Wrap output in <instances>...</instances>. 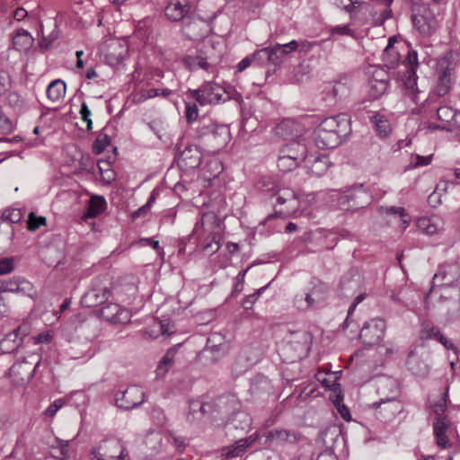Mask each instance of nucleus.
<instances>
[{
	"label": "nucleus",
	"mask_w": 460,
	"mask_h": 460,
	"mask_svg": "<svg viewBox=\"0 0 460 460\" xmlns=\"http://www.w3.org/2000/svg\"><path fill=\"white\" fill-rule=\"evenodd\" d=\"M66 84L61 79L52 81L47 87L46 93L52 102H60L66 94Z\"/></svg>",
	"instance_id": "nucleus-31"
},
{
	"label": "nucleus",
	"mask_w": 460,
	"mask_h": 460,
	"mask_svg": "<svg viewBox=\"0 0 460 460\" xmlns=\"http://www.w3.org/2000/svg\"><path fill=\"white\" fill-rule=\"evenodd\" d=\"M33 40L34 39L29 31L20 30L13 37V46L18 51H26L32 46Z\"/></svg>",
	"instance_id": "nucleus-33"
},
{
	"label": "nucleus",
	"mask_w": 460,
	"mask_h": 460,
	"mask_svg": "<svg viewBox=\"0 0 460 460\" xmlns=\"http://www.w3.org/2000/svg\"><path fill=\"white\" fill-rule=\"evenodd\" d=\"M13 270V260L4 258L0 260V275L10 273Z\"/></svg>",
	"instance_id": "nucleus-62"
},
{
	"label": "nucleus",
	"mask_w": 460,
	"mask_h": 460,
	"mask_svg": "<svg viewBox=\"0 0 460 460\" xmlns=\"http://www.w3.org/2000/svg\"><path fill=\"white\" fill-rule=\"evenodd\" d=\"M149 128L157 136L159 139H162L163 136L166 133L168 124L164 118H155L148 123Z\"/></svg>",
	"instance_id": "nucleus-40"
},
{
	"label": "nucleus",
	"mask_w": 460,
	"mask_h": 460,
	"mask_svg": "<svg viewBox=\"0 0 460 460\" xmlns=\"http://www.w3.org/2000/svg\"><path fill=\"white\" fill-rule=\"evenodd\" d=\"M101 316L112 323H127L130 321L131 314L128 309L110 303L101 309Z\"/></svg>",
	"instance_id": "nucleus-18"
},
{
	"label": "nucleus",
	"mask_w": 460,
	"mask_h": 460,
	"mask_svg": "<svg viewBox=\"0 0 460 460\" xmlns=\"http://www.w3.org/2000/svg\"><path fill=\"white\" fill-rule=\"evenodd\" d=\"M172 93V91L169 88H150L146 91H142L137 97L138 102H143L148 99H152L157 96H162L163 98H168Z\"/></svg>",
	"instance_id": "nucleus-37"
},
{
	"label": "nucleus",
	"mask_w": 460,
	"mask_h": 460,
	"mask_svg": "<svg viewBox=\"0 0 460 460\" xmlns=\"http://www.w3.org/2000/svg\"><path fill=\"white\" fill-rule=\"evenodd\" d=\"M383 56L384 61L386 63V66H389L390 68H394L399 64L400 55L398 51H396L395 49H394V51H391L390 55L385 57L383 54Z\"/></svg>",
	"instance_id": "nucleus-58"
},
{
	"label": "nucleus",
	"mask_w": 460,
	"mask_h": 460,
	"mask_svg": "<svg viewBox=\"0 0 460 460\" xmlns=\"http://www.w3.org/2000/svg\"><path fill=\"white\" fill-rule=\"evenodd\" d=\"M407 365L410 370L418 376H425L429 370V365L421 360H419L413 352L409 354L407 358Z\"/></svg>",
	"instance_id": "nucleus-36"
},
{
	"label": "nucleus",
	"mask_w": 460,
	"mask_h": 460,
	"mask_svg": "<svg viewBox=\"0 0 460 460\" xmlns=\"http://www.w3.org/2000/svg\"><path fill=\"white\" fill-rule=\"evenodd\" d=\"M252 57L253 62L260 66L270 64L269 47L256 50L253 54H252Z\"/></svg>",
	"instance_id": "nucleus-45"
},
{
	"label": "nucleus",
	"mask_w": 460,
	"mask_h": 460,
	"mask_svg": "<svg viewBox=\"0 0 460 460\" xmlns=\"http://www.w3.org/2000/svg\"><path fill=\"white\" fill-rule=\"evenodd\" d=\"M190 12L189 0H169L164 8L165 16L172 22L182 20Z\"/></svg>",
	"instance_id": "nucleus-21"
},
{
	"label": "nucleus",
	"mask_w": 460,
	"mask_h": 460,
	"mask_svg": "<svg viewBox=\"0 0 460 460\" xmlns=\"http://www.w3.org/2000/svg\"><path fill=\"white\" fill-rule=\"evenodd\" d=\"M65 401L61 398L55 400L45 411L44 415L53 418L57 412L64 406Z\"/></svg>",
	"instance_id": "nucleus-53"
},
{
	"label": "nucleus",
	"mask_w": 460,
	"mask_h": 460,
	"mask_svg": "<svg viewBox=\"0 0 460 460\" xmlns=\"http://www.w3.org/2000/svg\"><path fill=\"white\" fill-rule=\"evenodd\" d=\"M364 299H365V295L364 294H359L358 296H356L354 302L351 304V305L349 306V308L348 310V315H347V318L344 321V324L346 326L349 325V318H350L351 314H353L354 310L356 309L358 305L360 304Z\"/></svg>",
	"instance_id": "nucleus-64"
},
{
	"label": "nucleus",
	"mask_w": 460,
	"mask_h": 460,
	"mask_svg": "<svg viewBox=\"0 0 460 460\" xmlns=\"http://www.w3.org/2000/svg\"><path fill=\"white\" fill-rule=\"evenodd\" d=\"M219 249V243L216 234H213L211 241L204 244L203 250L208 254H214Z\"/></svg>",
	"instance_id": "nucleus-63"
},
{
	"label": "nucleus",
	"mask_w": 460,
	"mask_h": 460,
	"mask_svg": "<svg viewBox=\"0 0 460 460\" xmlns=\"http://www.w3.org/2000/svg\"><path fill=\"white\" fill-rule=\"evenodd\" d=\"M447 393H444L437 402L431 404V410L436 414V417L446 416L444 413L447 409Z\"/></svg>",
	"instance_id": "nucleus-50"
},
{
	"label": "nucleus",
	"mask_w": 460,
	"mask_h": 460,
	"mask_svg": "<svg viewBox=\"0 0 460 460\" xmlns=\"http://www.w3.org/2000/svg\"><path fill=\"white\" fill-rule=\"evenodd\" d=\"M420 338L424 340L435 339L445 346L447 349H456L455 344L447 340L438 328L425 326L420 332Z\"/></svg>",
	"instance_id": "nucleus-30"
},
{
	"label": "nucleus",
	"mask_w": 460,
	"mask_h": 460,
	"mask_svg": "<svg viewBox=\"0 0 460 460\" xmlns=\"http://www.w3.org/2000/svg\"><path fill=\"white\" fill-rule=\"evenodd\" d=\"M372 201V198L363 184L353 186L344 191L340 197V205L349 204V208L358 209L367 207Z\"/></svg>",
	"instance_id": "nucleus-10"
},
{
	"label": "nucleus",
	"mask_w": 460,
	"mask_h": 460,
	"mask_svg": "<svg viewBox=\"0 0 460 460\" xmlns=\"http://www.w3.org/2000/svg\"><path fill=\"white\" fill-rule=\"evenodd\" d=\"M279 152L291 159L294 158L298 164L304 163L308 155L306 146L296 140H292L283 146Z\"/></svg>",
	"instance_id": "nucleus-24"
},
{
	"label": "nucleus",
	"mask_w": 460,
	"mask_h": 460,
	"mask_svg": "<svg viewBox=\"0 0 460 460\" xmlns=\"http://www.w3.org/2000/svg\"><path fill=\"white\" fill-rule=\"evenodd\" d=\"M38 366L39 362H37L33 367H31L28 361L16 362L11 367L10 372L13 374H18L21 371H27V379H31Z\"/></svg>",
	"instance_id": "nucleus-41"
},
{
	"label": "nucleus",
	"mask_w": 460,
	"mask_h": 460,
	"mask_svg": "<svg viewBox=\"0 0 460 460\" xmlns=\"http://www.w3.org/2000/svg\"><path fill=\"white\" fill-rule=\"evenodd\" d=\"M269 286L270 283L267 284L266 286L260 288L254 293L245 296V298L243 301V306L247 310L252 309V305L259 299L261 294L268 288Z\"/></svg>",
	"instance_id": "nucleus-46"
},
{
	"label": "nucleus",
	"mask_w": 460,
	"mask_h": 460,
	"mask_svg": "<svg viewBox=\"0 0 460 460\" xmlns=\"http://www.w3.org/2000/svg\"><path fill=\"white\" fill-rule=\"evenodd\" d=\"M317 379L322 382V384L328 388L331 391H339L340 389V384L336 382V378L331 379L330 377H323L321 378V374H318Z\"/></svg>",
	"instance_id": "nucleus-60"
},
{
	"label": "nucleus",
	"mask_w": 460,
	"mask_h": 460,
	"mask_svg": "<svg viewBox=\"0 0 460 460\" xmlns=\"http://www.w3.org/2000/svg\"><path fill=\"white\" fill-rule=\"evenodd\" d=\"M389 76L383 69H376L368 80V94L373 99L380 98L387 90Z\"/></svg>",
	"instance_id": "nucleus-17"
},
{
	"label": "nucleus",
	"mask_w": 460,
	"mask_h": 460,
	"mask_svg": "<svg viewBox=\"0 0 460 460\" xmlns=\"http://www.w3.org/2000/svg\"><path fill=\"white\" fill-rule=\"evenodd\" d=\"M107 203L103 197H93L88 204L87 209L84 214V218H93L102 214L106 208Z\"/></svg>",
	"instance_id": "nucleus-34"
},
{
	"label": "nucleus",
	"mask_w": 460,
	"mask_h": 460,
	"mask_svg": "<svg viewBox=\"0 0 460 460\" xmlns=\"http://www.w3.org/2000/svg\"><path fill=\"white\" fill-rule=\"evenodd\" d=\"M350 131V119L347 114L325 118L314 130L315 145L319 148H335Z\"/></svg>",
	"instance_id": "nucleus-1"
},
{
	"label": "nucleus",
	"mask_w": 460,
	"mask_h": 460,
	"mask_svg": "<svg viewBox=\"0 0 460 460\" xmlns=\"http://www.w3.org/2000/svg\"><path fill=\"white\" fill-rule=\"evenodd\" d=\"M371 122L376 134L381 137H387L392 131L391 123L384 113L376 112L371 118Z\"/></svg>",
	"instance_id": "nucleus-32"
},
{
	"label": "nucleus",
	"mask_w": 460,
	"mask_h": 460,
	"mask_svg": "<svg viewBox=\"0 0 460 460\" xmlns=\"http://www.w3.org/2000/svg\"><path fill=\"white\" fill-rule=\"evenodd\" d=\"M417 227L421 233L428 235H433L439 230L435 220L429 217L419 218L417 221Z\"/></svg>",
	"instance_id": "nucleus-38"
},
{
	"label": "nucleus",
	"mask_w": 460,
	"mask_h": 460,
	"mask_svg": "<svg viewBox=\"0 0 460 460\" xmlns=\"http://www.w3.org/2000/svg\"><path fill=\"white\" fill-rule=\"evenodd\" d=\"M237 402L234 398L220 397L217 402H202L200 400H190L189 403V411L187 420L190 423L199 422L207 414H212L217 411L221 418H226L229 414V406L236 409Z\"/></svg>",
	"instance_id": "nucleus-2"
},
{
	"label": "nucleus",
	"mask_w": 460,
	"mask_h": 460,
	"mask_svg": "<svg viewBox=\"0 0 460 460\" xmlns=\"http://www.w3.org/2000/svg\"><path fill=\"white\" fill-rule=\"evenodd\" d=\"M276 215L282 217H297L300 200L298 194L294 190L288 188L279 190L276 193Z\"/></svg>",
	"instance_id": "nucleus-9"
},
{
	"label": "nucleus",
	"mask_w": 460,
	"mask_h": 460,
	"mask_svg": "<svg viewBox=\"0 0 460 460\" xmlns=\"http://www.w3.org/2000/svg\"><path fill=\"white\" fill-rule=\"evenodd\" d=\"M93 460H130L125 443L111 437L101 440L91 449Z\"/></svg>",
	"instance_id": "nucleus-4"
},
{
	"label": "nucleus",
	"mask_w": 460,
	"mask_h": 460,
	"mask_svg": "<svg viewBox=\"0 0 460 460\" xmlns=\"http://www.w3.org/2000/svg\"><path fill=\"white\" fill-rule=\"evenodd\" d=\"M403 65L407 68V71H416L419 66L418 52L414 49L409 50L403 61Z\"/></svg>",
	"instance_id": "nucleus-48"
},
{
	"label": "nucleus",
	"mask_w": 460,
	"mask_h": 460,
	"mask_svg": "<svg viewBox=\"0 0 460 460\" xmlns=\"http://www.w3.org/2000/svg\"><path fill=\"white\" fill-rule=\"evenodd\" d=\"M218 58L219 55H216L213 45L209 42H204L195 54L185 56L183 63L192 71L198 69L209 71L217 63Z\"/></svg>",
	"instance_id": "nucleus-6"
},
{
	"label": "nucleus",
	"mask_w": 460,
	"mask_h": 460,
	"mask_svg": "<svg viewBox=\"0 0 460 460\" xmlns=\"http://www.w3.org/2000/svg\"><path fill=\"white\" fill-rule=\"evenodd\" d=\"M327 96L334 100H341L349 95V85L346 79L334 81L328 84L324 88Z\"/></svg>",
	"instance_id": "nucleus-29"
},
{
	"label": "nucleus",
	"mask_w": 460,
	"mask_h": 460,
	"mask_svg": "<svg viewBox=\"0 0 460 460\" xmlns=\"http://www.w3.org/2000/svg\"><path fill=\"white\" fill-rule=\"evenodd\" d=\"M52 331H46L39 333L38 335L33 336V341L35 344L49 343L52 341Z\"/></svg>",
	"instance_id": "nucleus-61"
},
{
	"label": "nucleus",
	"mask_w": 460,
	"mask_h": 460,
	"mask_svg": "<svg viewBox=\"0 0 460 460\" xmlns=\"http://www.w3.org/2000/svg\"><path fill=\"white\" fill-rule=\"evenodd\" d=\"M460 279V263L457 260L442 264L433 277L435 286L449 287Z\"/></svg>",
	"instance_id": "nucleus-15"
},
{
	"label": "nucleus",
	"mask_w": 460,
	"mask_h": 460,
	"mask_svg": "<svg viewBox=\"0 0 460 460\" xmlns=\"http://www.w3.org/2000/svg\"><path fill=\"white\" fill-rule=\"evenodd\" d=\"M258 438V434L255 433L250 437L241 438L234 444L227 447L224 450V456L226 458H234L243 453L255 440Z\"/></svg>",
	"instance_id": "nucleus-27"
},
{
	"label": "nucleus",
	"mask_w": 460,
	"mask_h": 460,
	"mask_svg": "<svg viewBox=\"0 0 460 460\" xmlns=\"http://www.w3.org/2000/svg\"><path fill=\"white\" fill-rule=\"evenodd\" d=\"M404 85L407 89H410L412 92L415 91V88L417 87L416 71H407V77L404 80Z\"/></svg>",
	"instance_id": "nucleus-59"
},
{
	"label": "nucleus",
	"mask_w": 460,
	"mask_h": 460,
	"mask_svg": "<svg viewBox=\"0 0 460 460\" xmlns=\"http://www.w3.org/2000/svg\"><path fill=\"white\" fill-rule=\"evenodd\" d=\"M328 292L329 288L325 283L315 280L310 290L295 296L294 305L299 310H307L323 302L327 298Z\"/></svg>",
	"instance_id": "nucleus-7"
},
{
	"label": "nucleus",
	"mask_w": 460,
	"mask_h": 460,
	"mask_svg": "<svg viewBox=\"0 0 460 460\" xmlns=\"http://www.w3.org/2000/svg\"><path fill=\"white\" fill-rule=\"evenodd\" d=\"M128 54V48L125 42L119 40L111 41L104 54L105 63L111 66H119Z\"/></svg>",
	"instance_id": "nucleus-19"
},
{
	"label": "nucleus",
	"mask_w": 460,
	"mask_h": 460,
	"mask_svg": "<svg viewBox=\"0 0 460 460\" xmlns=\"http://www.w3.org/2000/svg\"><path fill=\"white\" fill-rule=\"evenodd\" d=\"M80 115H81L82 120L86 123L87 129L91 130L93 128V121L91 119L92 112H91V110L89 109L88 105L86 104V102H83L81 104Z\"/></svg>",
	"instance_id": "nucleus-54"
},
{
	"label": "nucleus",
	"mask_w": 460,
	"mask_h": 460,
	"mask_svg": "<svg viewBox=\"0 0 460 460\" xmlns=\"http://www.w3.org/2000/svg\"><path fill=\"white\" fill-rule=\"evenodd\" d=\"M329 31L332 35L333 34L347 35V36L354 35V31L350 29V26L349 24L332 26L330 28Z\"/></svg>",
	"instance_id": "nucleus-55"
},
{
	"label": "nucleus",
	"mask_w": 460,
	"mask_h": 460,
	"mask_svg": "<svg viewBox=\"0 0 460 460\" xmlns=\"http://www.w3.org/2000/svg\"><path fill=\"white\" fill-rule=\"evenodd\" d=\"M29 328L26 325L16 327L13 332L7 333L0 341V349L4 353H11L16 350L21 345L23 336L28 333Z\"/></svg>",
	"instance_id": "nucleus-20"
},
{
	"label": "nucleus",
	"mask_w": 460,
	"mask_h": 460,
	"mask_svg": "<svg viewBox=\"0 0 460 460\" xmlns=\"http://www.w3.org/2000/svg\"><path fill=\"white\" fill-rule=\"evenodd\" d=\"M386 324L383 319H371L364 323L359 338L366 346H374L383 339Z\"/></svg>",
	"instance_id": "nucleus-11"
},
{
	"label": "nucleus",
	"mask_w": 460,
	"mask_h": 460,
	"mask_svg": "<svg viewBox=\"0 0 460 460\" xmlns=\"http://www.w3.org/2000/svg\"><path fill=\"white\" fill-rule=\"evenodd\" d=\"M331 165L329 157L317 152L309 154L305 158L303 166L306 172L312 176L321 177Z\"/></svg>",
	"instance_id": "nucleus-16"
},
{
	"label": "nucleus",
	"mask_w": 460,
	"mask_h": 460,
	"mask_svg": "<svg viewBox=\"0 0 460 460\" xmlns=\"http://www.w3.org/2000/svg\"><path fill=\"white\" fill-rule=\"evenodd\" d=\"M271 389L270 380L263 375L258 374L251 380L250 390L252 394L268 393Z\"/></svg>",
	"instance_id": "nucleus-35"
},
{
	"label": "nucleus",
	"mask_w": 460,
	"mask_h": 460,
	"mask_svg": "<svg viewBox=\"0 0 460 460\" xmlns=\"http://www.w3.org/2000/svg\"><path fill=\"white\" fill-rule=\"evenodd\" d=\"M28 229L30 231L37 230L40 226L46 224V218L43 217H36L34 213H30L28 218Z\"/></svg>",
	"instance_id": "nucleus-52"
},
{
	"label": "nucleus",
	"mask_w": 460,
	"mask_h": 460,
	"mask_svg": "<svg viewBox=\"0 0 460 460\" xmlns=\"http://www.w3.org/2000/svg\"><path fill=\"white\" fill-rule=\"evenodd\" d=\"M300 439V434L295 430L274 429L267 434V440L276 445L295 444Z\"/></svg>",
	"instance_id": "nucleus-22"
},
{
	"label": "nucleus",
	"mask_w": 460,
	"mask_h": 460,
	"mask_svg": "<svg viewBox=\"0 0 460 460\" xmlns=\"http://www.w3.org/2000/svg\"><path fill=\"white\" fill-rule=\"evenodd\" d=\"M437 119L445 123L440 128L443 129H448L447 126L450 125H460V112L456 111L450 106H440L437 109Z\"/></svg>",
	"instance_id": "nucleus-28"
},
{
	"label": "nucleus",
	"mask_w": 460,
	"mask_h": 460,
	"mask_svg": "<svg viewBox=\"0 0 460 460\" xmlns=\"http://www.w3.org/2000/svg\"><path fill=\"white\" fill-rule=\"evenodd\" d=\"M116 405L123 410H132L145 402V393L137 385H132L116 394Z\"/></svg>",
	"instance_id": "nucleus-14"
},
{
	"label": "nucleus",
	"mask_w": 460,
	"mask_h": 460,
	"mask_svg": "<svg viewBox=\"0 0 460 460\" xmlns=\"http://www.w3.org/2000/svg\"><path fill=\"white\" fill-rule=\"evenodd\" d=\"M432 427L436 445L440 449L451 448L453 444L448 438L453 430L451 420L447 416L435 417Z\"/></svg>",
	"instance_id": "nucleus-13"
},
{
	"label": "nucleus",
	"mask_w": 460,
	"mask_h": 460,
	"mask_svg": "<svg viewBox=\"0 0 460 460\" xmlns=\"http://www.w3.org/2000/svg\"><path fill=\"white\" fill-rule=\"evenodd\" d=\"M247 271L248 269L242 270L234 278V288L231 293L232 296H236L240 292L243 291L244 285V278Z\"/></svg>",
	"instance_id": "nucleus-51"
},
{
	"label": "nucleus",
	"mask_w": 460,
	"mask_h": 460,
	"mask_svg": "<svg viewBox=\"0 0 460 460\" xmlns=\"http://www.w3.org/2000/svg\"><path fill=\"white\" fill-rule=\"evenodd\" d=\"M111 144V137L104 133H101L93 144V152L96 155L102 154Z\"/></svg>",
	"instance_id": "nucleus-42"
},
{
	"label": "nucleus",
	"mask_w": 460,
	"mask_h": 460,
	"mask_svg": "<svg viewBox=\"0 0 460 460\" xmlns=\"http://www.w3.org/2000/svg\"><path fill=\"white\" fill-rule=\"evenodd\" d=\"M201 106L217 105L226 102L230 99L228 91L213 81L202 84L198 89H190L187 92Z\"/></svg>",
	"instance_id": "nucleus-5"
},
{
	"label": "nucleus",
	"mask_w": 460,
	"mask_h": 460,
	"mask_svg": "<svg viewBox=\"0 0 460 460\" xmlns=\"http://www.w3.org/2000/svg\"><path fill=\"white\" fill-rule=\"evenodd\" d=\"M452 55L447 53L437 62L436 73L438 75L437 90L439 95H445L450 89V75L454 70Z\"/></svg>",
	"instance_id": "nucleus-12"
},
{
	"label": "nucleus",
	"mask_w": 460,
	"mask_h": 460,
	"mask_svg": "<svg viewBox=\"0 0 460 460\" xmlns=\"http://www.w3.org/2000/svg\"><path fill=\"white\" fill-rule=\"evenodd\" d=\"M208 24L204 20L194 19L191 22L184 24L183 33L190 40H196L203 38L207 34Z\"/></svg>",
	"instance_id": "nucleus-25"
},
{
	"label": "nucleus",
	"mask_w": 460,
	"mask_h": 460,
	"mask_svg": "<svg viewBox=\"0 0 460 460\" xmlns=\"http://www.w3.org/2000/svg\"><path fill=\"white\" fill-rule=\"evenodd\" d=\"M299 164L290 157L286 156L282 153L279 152L278 158V167L280 171L289 172L295 169Z\"/></svg>",
	"instance_id": "nucleus-43"
},
{
	"label": "nucleus",
	"mask_w": 460,
	"mask_h": 460,
	"mask_svg": "<svg viewBox=\"0 0 460 460\" xmlns=\"http://www.w3.org/2000/svg\"><path fill=\"white\" fill-rule=\"evenodd\" d=\"M185 117L188 123H192L199 117L197 104L193 102H185Z\"/></svg>",
	"instance_id": "nucleus-49"
},
{
	"label": "nucleus",
	"mask_w": 460,
	"mask_h": 460,
	"mask_svg": "<svg viewBox=\"0 0 460 460\" xmlns=\"http://www.w3.org/2000/svg\"><path fill=\"white\" fill-rule=\"evenodd\" d=\"M269 53H270V64L278 66L280 65L286 57L283 53V50L280 49V48L277 45H274L273 47H269Z\"/></svg>",
	"instance_id": "nucleus-47"
},
{
	"label": "nucleus",
	"mask_w": 460,
	"mask_h": 460,
	"mask_svg": "<svg viewBox=\"0 0 460 460\" xmlns=\"http://www.w3.org/2000/svg\"><path fill=\"white\" fill-rule=\"evenodd\" d=\"M110 289L108 288H92L82 297V304L87 307H93L104 303L109 296Z\"/></svg>",
	"instance_id": "nucleus-23"
},
{
	"label": "nucleus",
	"mask_w": 460,
	"mask_h": 460,
	"mask_svg": "<svg viewBox=\"0 0 460 460\" xmlns=\"http://www.w3.org/2000/svg\"><path fill=\"white\" fill-rule=\"evenodd\" d=\"M176 349L172 348L167 350L165 355L162 358V359L159 362L158 370L160 372H167L169 367L172 365L174 356L176 354Z\"/></svg>",
	"instance_id": "nucleus-44"
},
{
	"label": "nucleus",
	"mask_w": 460,
	"mask_h": 460,
	"mask_svg": "<svg viewBox=\"0 0 460 460\" xmlns=\"http://www.w3.org/2000/svg\"><path fill=\"white\" fill-rule=\"evenodd\" d=\"M199 137H206L207 141L216 150L224 147L230 140V130L225 125H218L212 121L202 123L197 129Z\"/></svg>",
	"instance_id": "nucleus-8"
},
{
	"label": "nucleus",
	"mask_w": 460,
	"mask_h": 460,
	"mask_svg": "<svg viewBox=\"0 0 460 460\" xmlns=\"http://www.w3.org/2000/svg\"><path fill=\"white\" fill-rule=\"evenodd\" d=\"M29 284L30 283L25 280H22L19 278H14L8 281H4L2 284V288L6 292L19 293L24 291Z\"/></svg>",
	"instance_id": "nucleus-39"
},
{
	"label": "nucleus",
	"mask_w": 460,
	"mask_h": 460,
	"mask_svg": "<svg viewBox=\"0 0 460 460\" xmlns=\"http://www.w3.org/2000/svg\"><path fill=\"white\" fill-rule=\"evenodd\" d=\"M436 4L414 3L411 6V22L414 28L423 36L435 31L438 25V7Z\"/></svg>",
	"instance_id": "nucleus-3"
},
{
	"label": "nucleus",
	"mask_w": 460,
	"mask_h": 460,
	"mask_svg": "<svg viewBox=\"0 0 460 460\" xmlns=\"http://www.w3.org/2000/svg\"><path fill=\"white\" fill-rule=\"evenodd\" d=\"M201 152L196 146H187L181 154V162L187 169H196L201 164Z\"/></svg>",
	"instance_id": "nucleus-26"
},
{
	"label": "nucleus",
	"mask_w": 460,
	"mask_h": 460,
	"mask_svg": "<svg viewBox=\"0 0 460 460\" xmlns=\"http://www.w3.org/2000/svg\"><path fill=\"white\" fill-rule=\"evenodd\" d=\"M2 218L4 221H9L11 224L18 223L22 218V214L19 209H13L11 211H4Z\"/></svg>",
	"instance_id": "nucleus-56"
},
{
	"label": "nucleus",
	"mask_w": 460,
	"mask_h": 460,
	"mask_svg": "<svg viewBox=\"0 0 460 460\" xmlns=\"http://www.w3.org/2000/svg\"><path fill=\"white\" fill-rule=\"evenodd\" d=\"M382 210L386 215L398 216L400 218H403L404 217L407 216L406 210L402 207H395V206L385 207V208H382Z\"/></svg>",
	"instance_id": "nucleus-57"
}]
</instances>
